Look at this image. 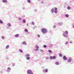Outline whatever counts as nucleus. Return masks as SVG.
<instances>
[{"mask_svg": "<svg viewBox=\"0 0 74 74\" xmlns=\"http://www.w3.org/2000/svg\"><path fill=\"white\" fill-rule=\"evenodd\" d=\"M27 2H28V3H30V0H27Z\"/></svg>", "mask_w": 74, "mask_h": 74, "instance_id": "a878e982", "label": "nucleus"}, {"mask_svg": "<svg viewBox=\"0 0 74 74\" xmlns=\"http://www.w3.org/2000/svg\"><path fill=\"white\" fill-rule=\"evenodd\" d=\"M56 27V25H54L53 26V28H55Z\"/></svg>", "mask_w": 74, "mask_h": 74, "instance_id": "e433bc0d", "label": "nucleus"}, {"mask_svg": "<svg viewBox=\"0 0 74 74\" xmlns=\"http://www.w3.org/2000/svg\"><path fill=\"white\" fill-rule=\"evenodd\" d=\"M70 43H71H71H72V42H70Z\"/></svg>", "mask_w": 74, "mask_h": 74, "instance_id": "c03bdc74", "label": "nucleus"}, {"mask_svg": "<svg viewBox=\"0 0 74 74\" xmlns=\"http://www.w3.org/2000/svg\"><path fill=\"white\" fill-rule=\"evenodd\" d=\"M8 26H11V24H10V23H8Z\"/></svg>", "mask_w": 74, "mask_h": 74, "instance_id": "72a5a7b5", "label": "nucleus"}, {"mask_svg": "<svg viewBox=\"0 0 74 74\" xmlns=\"http://www.w3.org/2000/svg\"><path fill=\"white\" fill-rule=\"evenodd\" d=\"M27 74H33L30 70H28L27 71Z\"/></svg>", "mask_w": 74, "mask_h": 74, "instance_id": "f03ea898", "label": "nucleus"}, {"mask_svg": "<svg viewBox=\"0 0 74 74\" xmlns=\"http://www.w3.org/2000/svg\"><path fill=\"white\" fill-rule=\"evenodd\" d=\"M63 36L64 37H67V35H66L64 34H63Z\"/></svg>", "mask_w": 74, "mask_h": 74, "instance_id": "9d476101", "label": "nucleus"}, {"mask_svg": "<svg viewBox=\"0 0 74 74\" xmlns=\"http://www.w3.org/2000/svg\"><path fill=\"white\" fill-rule=\"evenodd\" d=\"M59 56L60 57H62V54H61V53H60L59 54Z\"/></svg>", "mask_w": 74, "mask_h": 74, "instance_id": "aec40b11", "label": "nucleus"}, {"mask_svg": "<svg viewBox=\"0 0 74 74\" xmlns=\"http://www.w3.org/2000/svg\"><path fill=\"white\" fill-rule=\"evenodd\" d=\"M9 47H10V46L9 45H7L6 47V49L8 48H9Z\"/></svg>", "mask_w": 74, "mask_h": 74, "instance_id": "ddd939ff", "label": "nucleus"}, {"mask_svg": "<svg viewBox=\"0 0 74 74\" xmlns=\"http://www.w3.org/2000/svg\"><path fill=\"white\" fill-rule=\"evenodd\" d=\"M64 60H67V58H66V56H64L63 58Z\"/></svg>", "mask_w": 74, "mask_h": 74, "instance_id": "39448f33", "label": "nucleus"}, {"mask_svg": "<svg viewBox=\"0 0 74 74\" xmlns=\"http://www.w3.org/2000/svg\"><path fill=\"white\" fill-rule=\"evenodd\" d=\"M62 25V23H59V25L60 26V25Z\"/></svg>", "mask_w": 74, "mask_h": 74, "instance_id": "c85d7f7f", "label": "nucleus"}, {"mask_svg": "<svg viewBox=\"0 0 74 74\" xmlns=\"http://www.w3.org/2000/svg\"><path fill=\"white\" fill-rule=\"evenodd\" d=\"M32 25H34V22H32Z\"/></svg>", "mask_w": 74, "mask_h": 74, "instance_id": "f704fd0d", "label": "nucleus"}, {"mask_svg": "<svg viewBox=\"0 0 74 74\" xmlns=\"http://www.w3.org/2000/svg\"><path fill=\"white\" fill-rule=\"evenodd\" d=\"M22 44H26V42L25 41H24V42H22Z\"/></svg>", "mask_w": 74, "mask_h": 74, "instance_id": "f8f14e48", "label": "nucleus"}, {"mask_svg": "<svg viewBox=\"0 0 74 74\" xmlns=\"http://www.w3.org/2000/svg\"><path fill=\"white\" fill-rule=\"evenodd\" d=\"M54 10L55 11H57V10H58V9L56 8H55Z\"/></svg>", "mask_w": 74, "mask_h": 74, "instance_id": "a211bd4d", "label": "nucleus"}, {"mask_svg": "<svg viewBox=\"0 0 74 74\" xmlns=\"http://www.w3.org/2000/svg\"><path fill=\"white\" fill-rule=\"evenodd\" d=\"M68 62H71V59H69V60H68Z\"/></svg>", "mask_w": 74, "mask_h": 74, "instance_id": "6e6552de", "label": "nucleus"}, {"mask_svg": "<svg viewBox=\"0 0 74 74\" xmlns=\"http://www.w3.org/2000/svg\"><path fill=\"white\" fill-rule=\"evenodd\" d=\"M14 65H15V64H14V65H13V66H14Z\"/></svg>", "mask_w": 74, "mask_h": 74, "instance_id": "49530a36", "label": "nucleus"}, {"mask_svg": "<svg viewBox=\"0 0 74 74\" xmlns=\"http://www.w3.org/2000/svg\"><path fill=\"white\" fill-rule=\"evenodd\" d=\"M35 50H36V51H37L38 50V49H36Z\"/></svg>", "mask_w": 74, "mask_h": 74, "instance_id": "ea45409f", "label": "nucleus"}, {"mask_svg": "<svg viewBox=\"0 0 74 74\" xmlns=\"http://www.w3.org/2000/svg\"><path fill=\"white\" fill-rule=\"evenodd\" d=\"M21 19H22V18H18V20H21Z\"/></svg>", "mask_w": 74, "mask_h": 74, "instance_id": "4c0bfd02", "label": "nucleus"}, {"mask_svg": "<svg viewBox=\"0 0 74 74\" xmlns=\"http://www.w3.org/2000/svg\"><path fill=\"white\" fill-rule=\"evenodd\" d=\"M55 63L56 64V65H59V62H56Z\"/></svg>", "mask_w": 74, "mask_h": 74, "instance_id": "423d86ee", "label": "nucleus"}, {"mask_svg": "<svg viewBox=\"0 0 74 74\" xmlns=\"http://www.w3.org/2000/svg\"><path fill=\"white\" fill-rule=\"evenodd\" d=\"M73 27V28H74V27Z\"/></svg>", "mask_w": 74, "mask_h": 74, "instance_id": "09e8293b", "label": "nucleus"}, {"mask_svg": "<svg viewBox=\"0 0 74 74\" xmlns=\"http://www.w3.org/2000/svg\"><path fill=\"white\" fill-rule=\"evenodd\" d=\"M63 36L64 37H67V35H66L64 34H63Z\"/></svg>", "mask_w": 74, "mask_h": 74, "instance_id": "1a4fd4ad", "label": "nucleus"}, {"mask_svg": "<svg viewBox=\"0 0 74 74\" xmlns=\"http://www.w3.org/2000/svg\"><path fill=\"white\" fill-rule=\"evenodd\" d=\"M1 38L2 39H4V36H2L1 37Z\"/></svg>", "mask_w": 74, "mask_h": 74, "instance_id": "c756f323", "label": "nucleus"}, {"mask_svg": "<svg viewBox=\"0 0 74 74\" xmlns=\"http://www.w3.org/2000/svg\"><path fill=\"white\" fill-rule=\"evenodd\" d=\"M2 1L3 3H7V0H3Z\"/></svg>", "mask_w": 74, "mask_h": 74, "instance_id": "20e7f679", "label": "nucleus"}, {"mask_svg": "<svg viewBox=\"0 0 74 74\" xmlns=\"http://www.w3.org/2000/svg\"><path fill=\"white\" fill-rule=\"evenodd\" d=\"M54 12L56 14H57V13H58V11H57V10L54 11Z\"/></svg>", "mask_w": 74, "mask_h": 74, "instance_id": "dca6fc26", "label": "nucleus"}, {"mask_svg": "<svg viewBox=\"0 0 74 74\" xmlns=\"http://www.w3.org/2000/svg\"><path fill=\"white\" fill-rule=\"evenodd\" d=\"M42 33H47V32H48V31L47 30V29L45 28H43L42 29Z\"/></svg>", "mask_w": 74, "mask_h": 74, "instance_id": "f257e3e1", "label": "nucleus"}, {"mask_svg": "<svg viewBox=\"0 0 74 74\" xmlns=\"http://www.w3.org/2000/svg\"><path fill=\"white\" fill-rule=\"evenodd\" d=\"M42 3H43V1H42Z\"/></svg>", "mask_w": 74, "mask_h": 74, "instance_id": "a18cd8bd", "label": "nucleus"}, {"mask_svg": "<svg viewBox=\"0 0 74 74\" xmlns=\"http://www.w3.org/2000/svg\"><path fill=\"white\" fill-rule=\"evenodd\" d=\"M19 51L20 52H21V53L23 52V51H22V50L19 49Z\"/></svg>", "mask_w": 74, "mask_h": 74, "instance_id": "5701e85b", "label": "nucleus"}, {"mask_svg": "<svg viewBox=\"0 0 74 74\" xmlns=\"http://www.w3.org/2000/svg\"><path fill=\"white\" fill-rule=\"evenodd\" d=\"M67 9L68 10H70V7L68 6L67 7Z\"/></svg>", "mask_w": 74, "mask_h": 74, "instance_id": "f3484780", "label": "nucleus"}, {"mask_svg": "<svg viewBox=\"0 0 74 74\" xmlns=\"http://www.w3.org/2000/svg\"><path fill=\"white\" fill-rule=\"evenodd\" d=\"M50 59H56V57L55 56H53V57L50 56Z\"/></svg>", "mask_w": 74, "mask_h": 74, "instance_id": "7ed1b4c3", "label": "nucleus"}, {"mask_svg": "<svg viewBox=\"0 0 74 74\" xmlns=\"http://www.w3.org/2000/svg\"><path fill=\"white\" fill-rule=\"evenodd\" d=\"M64 33L66 34H68V31H65Z\"/></svg>", "mask_w": 74, "mask_h": 74, "instance_id": "9b49d317", "label": "nucleus"}, {"mask_svg": "<svg viewBox=\"0 0 74 74\" xmlns=\"http://www.w3.org/2000/svg\"><path fill=\"white\" fill-rule=\"evenodd\" d=\"M15 36L16 37H19V34H17L15 35Z\"/></svg>", "mask_w": 74, "mask_h": 74, "instance_id": "0eeeda50", "label": "nucleus"}, {"mask_svg": "<svg viewBox=\"0 0 74 74\" xmlns=\"http://www.w3.org/2000/svg\"><path fill=\"white\" fill-rule=\"evenodd\" d=\"M8 70H11V68H9V67L8 68Z\"/></svg>", "mask_w": 74, "mask_h": 74, "instance_id": "473e14b6", "label": "nucleus"}, {"mask_svg": "<svg viewBox=\"0 0 74 74\" xmlns=\"http://www.w3.org/2000/svg\"><path fill=\"white\" fill-rule=\"evenodd\" d=\"M3 21L1 20H0V23H3Z\"/></svg>", "mask_w": 74, "mask_h": 74, "instance_id": "4be33fe9", "label": "nucleus"}, {"mask_svg": "<svg viewBox=\"0 0 74 74\" xmlns=\"http://www.w3.org/2000/svg\"><path fill=\"white\" fill-rule=\"evenodd\" d=\"M49 59V58L48 57H46V59Z\"/></svg>", "mask_w": 74, "mask_h": 74, "instance_id": "58836bf2", "label": "nucleus"}, {"mask_svg": "<svg viewBox=\"0 0 74 74\" xmlns=\"http://www.w3.org/2000/svg\"><path fill=\"white\" fill-rule=\"evenodd\" d=\"M73 1H74V0H73Z\"/></svg>", "mask_w": 74, "mask_h": 74, "instance_id": "de8ad7c7", "label": "nucleus"}, {"mask_svg": "<svg viewBox=\"0 0 74 74\" xmlns=\"http://www.w3.org/2000/svg\"><path fill=\"white\" fill-rule=\"evenodd\" d=\"M23 23H25L26 22V21L25 20H23Z\"/></svg>", "mask_w": 74, "mask_h": 74, "instance_id": "cd10ccee", "label": "nucleus"}, {"mask_svg": "<svg viewBox=\"0 0 74 74\" xmlns=\"http://www.w3.org/2000/svg\"><path fill=\"white\" fill-rule=\"evenodd\" d=\"M45 71L46 73H47V71H48V70L47 69H46L45 70Z\"/></svg>", "mask_w": 74, "mask_h": 74, "instance_id": "7c9ffc66", "label": "nucleus"}, {"mask_svg": "<svg viewBox=\"0 0 74 74\" xmlns=\"http://www.w3.org/2000/svg\"><path fill=\"white\" fill-rule=\"evenodd\" d=\"M38 37H40V35H38Z\"/></svg>", "mask_w": 74, "mask_h": 74, "instance_id": "a19ab883", "label": "nucleus"}, {"mask_svg": "<svg viewBox=\"0 0 74 74\" xmlns=\"http://www.w3.org/2000/svg\"><path fill=\"white\" fill-rule=\"evenodd\" d=\"M27 26H29V24H27Z\"/></svg>", "mask_w": 74, "mask_h": 74, "instance_id": "37998d69", "label": "nucleus"}, {"mask_svg": "<svg viewBox=\"0 0 74 74\" xmlns=\"http://www.w3.org/2000/svg\"><path fill=\"white\" fill-rule=\"evenodd\" d=\"M26 57H29V54H27L25 55Z\"/></svg>", "mask_w": 74, "mask_h": 74, "instance_id": "412c9836", "label": "nucleus"}, {"mask_svg": "<svg viewBox=\"0 0 74 74\" xmlns=\"http://www.w3.org/2000/svg\"><path fill=\"white\" fill-rule=\"evenodd\" d=\"M36 48H37V49H38V46L37 45H36Z\"/></svg>", "mask_w": 74, "mask_h": 74, "instance_id": "bb28decb", "label": "nucleus"}, {"mask_svg": "<svg viewBox=\"0 0 74 74\" xmlns=\"http://www.w3.org/2000/svg\"><path fill=\"white\" fill-rule=\"evenodd\" d=\"M43 47L44 48H46V47H47V46H46V45H44L43 46Z\"/></svg>", "mask_w": 74, "mask_h": 74, "instance_id": "2f4dec72", "label": "nucleus"}, {"mask_svg": "<svg viewBox=\"0 0 74 74\" xmlns=\"http://www.w3.org/2000/svg\"><path fill=\"white\" fill-rule=\"evenodd\" d=\"M25 32H28V30L27 29H25Z\"/></svg>", "mask_w": 74, "mask_h": 74, "instance_id": "4468645a", "label": "nucleus"}, {"mask_svg": "<svg viewBox=\"0 0 74 74\" xmlns=\"http://www.w3.org/2000/svg\"><path fill=\"white\" fill-rule=\"evenodd\" d=\"M48 52H49V53H52V51L50 50H48Z\"/></svg>", "mask_w": 74, "mask_h": 74, "instance_id": "2eb2a0df", "label": "nucleus"}, {"mask_svg": "<svg viewBox=\"0 0 74 74\" xmlns=\"http://www.w3.org/2000/svg\"><path fill=\"white\" fill-rule=\"evenodd\" d=\"M65 16H66V17H67V18H68V17H69V15H68V14H66L65 15Z\"/></svg>", "mask_w": 74, "mask_h": 74, "instance_id": "393cba45", "label": "nucleus"}, {"mask_svg": "<svg viewBox=\"0 0 74 74\" xmlns=\"http://www.w3.org/2000/svg\"><path fill=\"white\" fill-rule=\"evenodd\" d=\"M54 11V9H51V12H53V11Z\"/></svg>", "mask_w": 74, "mask_h": 74, "instance_id": "6ab92c4d", "label": "nucleus"}, {"mask_svg": "<svg viewBox=\"0 0 74 74\" xmlns=\"http://www.w3.org/2000/svg\"><path fill=\"white\" fill-rule=\"evenodd\" d=\"M67 43H68V41L66 42L65 43V44H67Z\"/></svg>", "mask_w": 74, "mask_h": 74, "instance_id": "c9c22d12", "label": "nucleus"}, {"mask_svg": "<svg viewBox=\"0 0 74 74\" xmlns=\"http://www.w3.org/2000/svg\"><path fill=\"white\" fill-rule=\"evenodd\" d=\"M30 57H27V60H29L30 59Z\"/></svg>", "mask_w": 74, "mask_h": 74, "instance_id": "b1692460", "label": "nucleus"}, {"mask_svg": "<svg viewBox=\"0 0 74 74\" xmlns=\"http://www.w3.org/2000/svg\"><path fill=\"white\" fill-rule=\"evenodd\" d=\"M41 52H43V50H41Z\"/></svg>", "mask_w": 74, "mask_h": 74, "instance_id": "79ce46f5", "label": "nucleus"}]
</instances>
